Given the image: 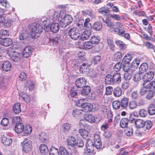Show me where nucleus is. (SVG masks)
<instances>
[{
  "label": "nucleus",
  "mask_w": 155,
  "mask_h": 155,
  "mask_svg": "<svg viewBox=\"0 0 155 155\" xmlns=\"http://www.w3.org/2000/svg\"><path fill=\"white\" fill-rule=\"evenodd\" d=\"M68 35L73 40H78L80 36V34L78 29L73 27L69 31Z\"/></svg>",
  "instance_id": "obj_5"
},
{
  "label": "nucleus",
  "mask_w": 155,
  "mask_h": 155,
  "mask_svg": "<svg viewBox=\"0 0 155 155\" xmlns=\"http://www.w3.org/2000/svg\"><path fill=\"white\" fill-rule=\"evenodd\" d=\"M86 80L84 78H79L76 80L75 84L78 87L82 88L86 85Z\"/></svg>",
  "instance_id": "obj_12"
},
{
  "label": "nucleus",
  "mask_w": 155,
  "mask_h": 155,
  "mask_svg": "<svg viewBox=\"0 0 155 155\" xmlns=\"http://www.w3.org/2000/svg\"><path fill=\"white\" fill-rule=\"evenodd\" d=\"M64 15V13L63 11H61L59 13L58 12L54 11V12L53 16L49 18L52 21H60L61 18Z\"/></svg>",
  "instance_id": "obj_6"
},
{
  "label": "nucleus",
  "mask_w": 155,
  "mask_h": 155,
  "mask_svg": "<svg viewBox=\"0 0 155 155\" xmlns=\"http://www.w3.org/2000/svg\"><path fill=\"white\" fill-rule=\"evenodd\" d=\"M91 30H86L82 33L81 38L82 40H85L88 39L91 35Z\"/></svg>",
  "instance_id": "obj_18"
},
{
  "label": "nucleus",
  "mask_w": 155,
  "mask_h": 155,
  "mask_svg": "<svg viewBox=\"0 0 155 155\" xmlns=\"http://www.w3.org/2000/svg\"><path fill=\"white\" fill-rule=\"evenodd\" d=\"M50 155H59L58 150L53 147L50 149Z\"/></svg>",
  "instance_id": "obj_41"
},
{
  "label": "nucleus",
  "mask_w": 155,
  "mask_h": 155,
  "mask_svg": "<svg viewBox=\"0 0 155 155\" xmlns=\"http://www.w3.org/2000/svg\"><path fill=\"white\" fill-rule=\"evenodd\" d=\"M90 40L92 44H96L99 42L100 38L97 35H94L91 37Z\"/></svg>",
  "instance_id": "obj_39"
},
{
  "label": "nucleus",
  "mask_w": 155,
  "mask_h": 155,
  "mask_svg": "<svg viewBox=\"0 0 155 155\" xmlns=\"http://www.w3.org/2000/svg\"><path fill=\"white\" fill-rule=\"evenodd\" d=\"M0 44L4 46L7 47L11 45L12 43V40L9 38L2 39L0 41Z\"/></svg>",
  "instance_id": "obj_14"
},
{
  "label": "nucleus",
  "mask_w": 155,
  "mask_h": 155,
  "mask_svg": "<svg viewBox=\"0 0 155 155\" xmlns=\"http://www.w3.org/2000/svg\"><path fill=\"white\" fill-rule=\"evenodd\" d=\"M132 58L131 55L130 54H127L124 57L123 59V61L124 64H127L131 61Z\"/></svg>",
  "instance_id": "obj_33"
},
{
  "label": "nucleus",
  "mask_w": 155,
  "mask_h": 155,
  "mask_svg": "<svg viewBox=\"0 0 155 155\" xmlns=\"http://www.w3.org/2000/svg\"><path fill=\"white\" fill-rule=\"evenodd\" d=\"M20 106L21 104L19 103H16L14 104L13 107V110L15 113L18 114L21 111Z\"/></svg>",
  "instance_id": "obj_30"
},
{
  "label": "nucleus",
  "mask_w": 155,
  "mask_h": 155,
  "mask_svg": "<svg viewBox=\"0 0 155 155\" xmlns=\"http://www.w3.org/2000/svg\"><path fill=\"white\" fill-rule=\"evenodd\" d=\"M86 147L87 152L88 153H92L94 150V146L92 140L88 139L86 143Z\"/></svg>",
  "instance_id": "obj_7"
},
{
  "label": "nucleus",
  "mask_w": 155,
  "mask_h": 155,
  "mask_svg": "<svg viewBox=\"0 0 155 155\" xmlns=\"http://www.w3.org/2000/svg\"><path fill=\"white\" fill-rule=\"evenodd\" d=\"M9 34V31L6 30L2 29L0 30V38H2L4 37L8 36Z\"/></svg>",
  "instance_id": "obj_52"
},
{
  "label": "nucleus",
  "mask_w": 155,
  "mask_h": 155,
  "mask_svg": "<svg viewBox=\"0 0 155 155\" xmlns=\"http://www.w3.org/2000/svg\"><path fill=\"white\" fill-rule=\"evenodd\" d=\"M67 140L68 145L73 147L76 145L75 139L73 137H69Z\"/></svg>",
  "instance_id": "obj_31"
},
{
  "label": "nucleus",
  "mask_w": 155,
  "mask_h": 155,
  "mask_svg": "<svg viewBox=\"0 0 155 155\" xmlns=\"http://www.w3.org/2000/svg\"><path fill=\"white\" fill-rule=\"evenodd\" d=\"M11 64L8 61L4 62L2 65V69L4 71L7 72L10 70Z\"/></svg>",
  "instance_id": "obj_19"
},
{
  "label": "nucleus",
  "mask_w": 155,
  "mask_h": 155,
  "mask_svg": "<svg viewBox=\"0 0 155 155\" xmlns=\"http://www.w3.org/2000/svg\"><path fill=\"white\" fill-rule=\"evenodd\" d=\"M109 16L110 18L117 21H120L124 19L123 16H120L116 14H111Z\"/></svg>",
  "instance_id": "obj_35"
},
{
  "label": "nucleus",
  "mask_w": 155,
  "mask_h": 155,
  "mask_svg": "<svg viewBox=\"0 0 155 155\" xmlns=\"http://www.w3.org/2000/svg\"><path fill=\"white\" fill-rule=\"evenodd\" d=\"M154 73L153 71H149L145 74L143 77V83L149 82L153 78Z\"/></svg>",
  "instance_id": "obj_10"
},
{
  "label": "nucleus",
  "mask_w": 155,
  "mask_h": 155,
  "mask_svg": "<svg viewBox=\"0 0 155 155\" xmlns=\"http://www.w3.org/2000/svg\"><path fill=\"white\" fill-rule=\"evenodd\" d=\"M71 125L68 123L64 124L62 126L63 130L65 132L68 131L71 128Z\"/></svg>",
  "instance_id": "obj_51"
},
{
  "label": "nucleus",
  "mask_w": 155,
  "mask_h": 155,
  "mask_svg": "<svg viewBox=\"0 0 155 155\" xmlns=\"http://www.w3.org/2000/svg\"><path fill=\"white\" fill-rule=\"evenodd\" d=\"M28 27L32 32L31 36L33 38L38 37L40 33L43 30L42 26L36 23H34L30 25Z\"/></svg>",
  "instance_id": "obj_1"
},
{
  "label": "nucleus",
  "mask_w": 155,
  "mask_h": 155,
  "mask_svg": "<svg viewBox=\"0 0 155 155\" xmlns=\"http://www.w3.org/2000/svg\"><path fill=\"white\" fill-rule=\"evenodd\" d=\"M25 85L29 88V91L32 90L34 88V84L31 81H28L25 83Z\"/></svg>",
  "instance_id": "obj_55"
},
{
  "label": "nucleus",
  "mask_w": 155,
  "mask_h": 155,
  "mask_svg": "<svg viewBox=\"0 0 155 155\" xmlns=\"http://www.w3.org/2000/svg\"><path fill=\"white\" fill-rule=\"evenodd\" d=\"M128 106L130 109L133 110L137 107V104L136 101H131L129 102Z\"/></svg>",
  "instance_id": "obj_43"
},
{
  "label": "nucleus",
  "mask_w": 155,
  "mask_h": 155,
  "mask_svg": "<svg viewBox=\"0 0 155 155\" xmlns=\"http://www.w3.org/2000/svg\"><path fill=\"white\" fill-rule=\"evenodd\" d=\"M112 106L114 109L117 110L119 109L121 107L120 101L117 100L114 101L112 103Z\"/></svg>",
  "instance_id": "obj_49"
},
{
  "label": "nucleus",
  "mask_w": 155,
  "mask_h": 155,
  "mask_svg": "<svg viewBox=\"0 0 155 155\" xmlns=\"http://www.w3.org/2000/svg\"><path fill=\"white\" fill-rule=\"evenodd\" d=\"M129 99L127 97H124L120 100L121 107L124 109L126 108L128 105Z\"/></svg>",
  "instance_id": "obj_16"
},
{
  "label": "nucleus",
  "mask_w": 155,
  "mask_h": 155,
  "mask_svg": "<svg viewBox=\"0 0 155 155\" xmlns=\"http://www.w3.org/2000/svg\"><path fill=\"white\" fill-rule=\"evenodd\" d=\"M121 64L120 62L117 63L114 67V70L115 71L117 72L121 68Z\"/></svg>",
  "instance_id": "obj_64"
},
{
  "label": "nucleus",
  "mask_w": 155,
  "mask_h": 155,
  "mask_svg": "<svg viewBox=\"0 0 155 155\" xmlns=\"http://www.w3.org/2000/svg\"><path fill=\"white\" fill-rule=\"evenodd\" d=\"M148 68V64L146 63H143L140 65L139 68V72L141 74L144 73L146 71Z\"/></svg>",
  "instance_id": "obj_21"
},
{
  "label": "nucleus",
  "mask_w": 155,
  "mask_h": 155,
  "mask_svg": "<svg viewBox=\"0 0 155 155\" xmlns=\"http://www.w3.org/2000/svg\"><path fill=\"white\" fill-rule=\"evenodd\" d=\"M19 80L21 81H24L27 78V74L24 72H22L20 73L19 75Z\"/></svg>",
  "instance_id": "obj_63"
},
{
  "label": "nucleus",
  "mask_w": 155,
  "mask_h": 155,
  "mask_svg": "<svg viewBox=\"0 0 155 155\" xmlns=\"http://www.w3.org/2000/svg\"><path fill=\"white\" fill-rule=\"evenodd\" d=\"M41 21L43 25H44L48 24L51 21V20L50 18L48 19L46 17H44L41 18Z\"/></svg>",
  "instance_id": "obj_59"
},
{
  "label": "nucleus",
  "mask_w": 155,
  "mask_h": 155,
  "mask_svg": "<svg viewBox=\"0 0 155 155\" xmlns=\"http://www.w3.org/2000/svg\"><path fill=\"white\" fill-rule=\"evenodd\" d=\"M29 36V35L27 31L25 30L23 31L20 33L19 36V39L21 41V42L24 44L27 43V39Z\"/></svg>",
  "instance_id": "obj_9"
},
{
  "label": "nucleus",
  "mask_w": 155,
  "mask_h": 155,
  "mask_svg": "<svg viewBox=\"0 0 155 155\" xmlns=\"http://www.w3.org/2000/svg\"><path fill=\"white\" fill-rule=\"evenodd\" d=\"M103 22L109 28L113 27L114 26V22H112L111 19L109 18H106Z\"/></svg>",
  "instance_id": "obj_45"
},
{
  "label": "nucleus",
  "mask_w": 155,
  "mask_h": 155,
  "mask_svg": "<svg viewBox=\"0 0 155 155\" xmlns=\"http://www.w3.org/2000/svg\"><path fill=\"white\" fill-rule=\"evenodd\" d=\"M77 90L76 87H72L70 91V95L72 97H74L77 95Z\"/></svg>",
  "instance_id": "obj_60"
},
{
  "label": "nucleus",
  "mask_w": 155,
  "mask_h": 155,
  "mask_svg": "<svg viewBox=\"0 0 155 155\" xmlns=\"http://www.w3.org/2000/svg\"><path fill=\"white\" fill-rule=\"evenodd\" d=\"M12 60L14 62H18L20 60L19 54L17 52H15L14 54L10 57Z\"/></svg>",
  "instance_id": "obj_28"
},
{
  "label": "nucleus",
  "mask_w": 155,
  "mask_h": 155,
  "mask_svg": "<svg viewBox=\"0 0 155 155\" xmlns=\"http://www.w3.org/2000/svg\"><path fill=\"white\" fill-rule=\"evenodd\" d=\"M24 126L23 124L21 123L15 125V130L17 133H20L23 131Z\"/></svg>",
  "instance_id": "obj_23"
},
{
  "label": "nucleus",
  "mask_w": 155,
  "mask_h": 155,
  "mask_svg": "<svg viewBox=\"0 0 155 155\" xmlns=\"http://www.w3.org/2000/svg\"><path fill=\"white\" fill-rule=\"evenodd\" d=\"M148 112L151 115H153L155 114V105L151 104L148 107Z\"/></svg>",
  "instance_id": "obj_47"
},
{
  "label": "nucleus",
  "mask_w": 155,
  "mask_h": 155,
  "mask_svg": "<svg viewBox=\"0 0 155 155\" xmlns=\"http://www.w3.org/2000/svg\"><path fill=\"white\" fill-rule=\"evenodd\" d=\"M89 65L87 63H83L81 66L80 68V71L82 73L86 72H87L88 70V68Z\"/></svg>",
  "instance_id": "obj_29"
},
{
  "label": "nucleus",
  "mask_w": 155,
  "mask_h": 155,
  "mask_svg": "<svg viewBox=\"0 0 155 155\" xmlns=\"http://www.w3.org/2000/svg\"><path fill=\"white\" fill-rule=\"evenodd\" d=\"M122 55L121 52L118 51L116 52L114 55V57L115 60L120 59L122 58Z\"/></svg>",
  "instance_id": "obj_61"
},
{
  "label": "nucleus",
  "mask_w": 155,
  "mask_h": 155,
  "mask_svg": "<svg viewBox=\"0 0 155 155\" xmlns=\"http://www.w3.org/2000/svg\"><path fill=\"white\" fill-rule=\"evenodd\" d=\"M128 120L127 118H123L120 120V125L122 128L126 127L128 124Z\"/></svg>",
  "instance_id": "obj_38"
},
{
  "label": "nucleus",
  "mask_w": 155,
  "mask_h": 155,
  "mask_svg": "<svg viewBox=\"0 0 155 155\" xmlns=\"http://www.w3.org/2000/svg\"><path fill=\"white\" fill-rule=\"evenodd\" d=\"M82 112L81 110L75 109L72 111V114L74 117H78L81 114Z\"/></svg>",
  "instance_id": "obj_46"
},
{
  "label": "nucleus",
  "mask_w": 155,
  "mask_h": 155,
  "mask_svg": "<svg viewBox=\"0 0 155 155\" xmlns=\"http://www.w3.org/2000/svg\"><path fill=\"white\" fill-rule=\"evenodd\" d=\"M144 126L143 128L145 130L144 133L147 134L149 130L151 127L152 125V123L150 120H147L144 122Z\"/></svg>",
  "instance_id": "obj_15"
},
{
  "label": "nucleus",
  "mask_w": 155,
  "mask_h": 155,
  "mask_svg": "<svg viewBox=\"0 0 155 155\" xmlns=\"http://www.w3.org/2000/svg\"><path fill=\"white\" fill-rule=\"evenodd\" d=\"M79 132L83 138H85L87 137L89 132L86 130L81 129L79 130Z\"/></svg>",
  "instance_id": "obj_42"
},
{
  "label": "nucleus",
  "mask_w": 155,
  "mask_h": 155,
  "mask_svg": "<svg viewBox=\"0 0 155 155\" xmlns=\"http://www.w3.org/2000/svg\"><path fill=\"white\" fill-rule=\"evenodd\" d=\"M32 48L30 46L25 47L22 51V55L24 57H28L32 54Z\"/></svg>",
  "instance_id": "obj_11"
},
{
  "label": "nucleus",
  "mask_w": 155,
  "mask_h": 155,
  "mask_svg": "<svg viewBox=\"0 0 155 155\" xmlns=\"http://www.w3.org/2000/svg\"><path fill=\"white\" fill-rule=\"evenodd\" d=\"M9 123L8 119L7 118H3L1 122V125L3 126H7Z\"/></svg>",
  "instance_id": "obj_62"
},
{
  "label": "nucleus",
  "mask_w": 155,
  "mask_h": 155,
  "mask_svg": "<svg viewBox=\"0 0 155 155\" xmlns=\"http://www.w3.org/2000/svg\"><path fill=\"white\" fill-rule=\"evenodd\" d=\"M147 85L149 91L155 92V81L150 82Z\"/></svg>",
  "instance_id": "obj_37"
},
{
  "label": "nucleus",
  "mask_w": 155,
  "mask_h": 155,
  "mask_svg": "<svg viewBox=\"0 0 155 155\" xmlns=\"http://www.w3.org/2000/svg\"><path fill=\"white\" fill-rule=\"evenodd\" d=\"M15 18H13L12 19H9L7 20V21L5 22V26L7 27H9L12 25V23L14 22L15 20L16 16L15 15Z\"/></svg>",
  "instance_id": "obj_57"
},
{
  "label": "nucleus",
  "mask_w": 155,
  "mask_h": 155,
  "mask_svg": "<svg viewBox=\"0 0 155 155\" xmlns=\"http://www.w3.org/2000/svg\"><path fill=\"white\" fill-rule=\"evenodd\" d=\"M85 120L91 123H94L95 120V117L93 115L90 114H87L84 116Z\"/></svg>",
  "instance_id": "obj_22"
},
{
  "label": "nucleus",
  "mask_w": 155,
  "mask_h": 155,
  "mask_svg": "<svg viewBox=\"0 0 155 155\" xmlns=\"http://www.w3.org/2000/svg\"><path fill=\"white\" fill-rule=\"evenodd\" d=\"M105 82L108 84L114 85L112 76L110 74L107 75L105 77Z\"/></svg>",
  "instance_id": "obj_36"
},
{
  "label": "nucleus",
  "mask_w": 155,
  "mask_h": 155,
  "mask_svg": "<svg viewBox=\"0 0 155 155\" xmlns=\"http://www.w3.org/2000/svg\"><path fill=\"white\" fill-rule=\"evenodd\" d=\"M115 43L118 46L120 49L123 50L125 49L127 47L126 45L123 42L120 40H117Z\"/></svg>",
  "instance_id": "obj_44"
},
{
  "label": "nucleus",
  "mask_w": 155,
  "mask_h": 155,
  "mask_svg": "<svg viewBox=\"0 0 155 155\" xmlns=\"http://www.w3.org/2000/svg\"><path fill=\"white\" fill-rule=\"evenodd\" d=\"M102 27V23L101 22H95L92 28L95 31H99L101 29Z\"/></svg>",
  "instance_id": "obj_27"
},
{
  "label": "nucleus",
  "mask_w": 155,
  "mask_h": 155,
  "mask_svg": "<svg viewBox=\"0 0 155 155\" xmlns=\"http://www.w3.org/2000/svg\"><path fill=\"white\" fill-rule=\"evenodd\" d=\"M59 29V25L57 22H54L51 24L50 26V30L53 33H56Z\"/></svg>",
  "instance_id": "obj_20"
},
{
  "label": "nucleus",
  "mask_w": 155,
  "mask_h": 155,
  "mask_svg": "<svg viewBox=\"0 0 155 155\" xmlns=\"http://www.w3.org/2000/svg\"><path fill=\"white\" fill-rule=\"evenodd\" d=\"M21 145L23 152H28L31 150L32 143L30 140L25 139L21 142Z\"/></svg>",
  "instance_id": "obj_4"
},
{
  "label": "nucleus",
  "mask_w": 155,
  "mask_h": 155,
  "mask_svg": "<svg viewBox=\"0 0 155 155\" xmlns=\"http://www.w3.org/2000/svg\"><path fill=\"white\" fill-rule=\"evenodd\" d=\"M114 96L115 97H119L122 94V90L119 87H117L115 88L113 91Z\"/></svg>",
  "instance_id": "obj_25"
},
{
  "label": "nucleus",
  "mask_w": 155,
  "mask_h": 155,
  "mask_svg": "<svg viewBox=\"0 0 155 155\" xmlns=\"http://www.w3.org/2000/svg\"><path fill=\"white\" fill-rule=\"evenodd\" d=\"M91 91L90 87L88 86L84 87L81 91L82 95L86 96L89 94Z\"/></svg>",
  "instance_id": "obj_32"
},
{
  "label": "nucleus",
  "mask_w": 155,
  "mask_h": 155,
  "mask_svg": "<svg viewBox=\"0 0 155 155\" xmlns=\"http://www.w3.org/2000/svg\"><path fill=\"white\" fill-rule=\"evenodd\" d=\"M82 13L84 15H87L91 17L94 16V14L92 11L91 10H87L82 11Z\"/></svg>",
  "instance_id": "obj_58"
},
{
  "label": "nucleus",
  "mask_w": 155,
  "mask_h": 155,
  "mask_svg": "<svg viewBox=\"0 0 155 155\" xmlns=\"http://www.w3.org/2000/svg\"><path fill=\"white\" fill-rule=\"evenodd\" d=\"M12 120V124H15V125L22 123V119L21 117L18 116L13 117Z\"/></svg>",
  "instance_id": "obj_26"
},
{
  "label": "nucleus",
  "mask_w": 155,
  "mask_h": 155,
  "mask_svg": "<svg viewBox=\"0 0 155 155\" xmlns=\"http://www.w3.org/2000/svg\"><path fill=\"white\" fill-rule=\"evenodd\" d=\"M19 99L28 103L32 101V98L30 95H28L23 92H21L19 94Z\"/></svg>",
  "instance_id": "obj_8"
},
{
  "label": "nucleus",
  "mask_w": 155,
  "mask_h": 155,
  "mask_svg": "<svg viewBox=\"0 0 155 155\" xmlns=\"http://www.w3.org/2000/svg\"><path fill=\"white\" fill-rule=\"evenodd\" d=\"M72 18L70 15H65L61 18L60 21V25L62 27H65L71 23L72 21Z\"/></svg>",
  "instance_id": "obj_3"
},
{
  "label": "nucleus",
  "mask_w": 155,
  "mask_h": 155,
  "mask_svg": "<svg viewBox=\"0 0 155 155\" xmlns=\"http://www.w3.org/2000/svg\"><path fill=\"white\" fill-rule=\"evenodd\" d=\"M84 20L83 19H80L77 24V27L80 30L84 28Z\"/></svg>",
  "instance_id": "obj_50"
},
{
  "label": "nucleus",
  "mask_w": 155,
  "mask_h": 155,
  "mask_svg": "<svg viewBox=\"0 0 155 155\" xmlns=\"http://www.w3.org/2000/svg\"><path fill=\"white\" fill-rule=\"evenodd\" d=\"M32 130V127L29 125H27L25 127H24L23 131L24 132L25 134H30Z\"/></svg>",
  "instance_id": "obj_53"
},
{
  "label": "nucleus",
  "mask_w": 155,
  "mask_h": 155,
  "mask_svg": "<svg viewBox=\"0 0 155 155\" xmlns=\"http://www.w3.org/2000/svg\"><path fill=\"white\" fill-rule=\"evenodd\" d=\"M92 45L91 41L85 42L83 44V48L85 49H91L92 47Z\"/></svg>",
  "instance_id": "obj_54"
},
{
  "label": "nucleus",
  "mask_w": 155,
  "mask_h": 155,
  "mask_svg": "<svg viewBox=\"0 0 155 155\" xmlns=\"http://www.w3.org/2000/svg\"><path fill=\"white\" fill-rule=\"evenodd\" d=\"M113 84H117L121 81V78L120 74L119 73H114L112 76Z\"/></svg>",
  "instance_id": "obj_13"
},
{
  "label": "nucleus",
  "mask_w": 155,
  "mask_h": 155,
  "mask_svg": "<svg viewBox=\"0 0 155 155\" xmlns=\"http://www.w3.org/2000/svg\"><path fill=\"white\" fill-rule=\"evenodd\" d=\"M85 98L80 99L78 100L76 102V104L78 106H81L83 109L81 110L82 111L85 112H87L91 111L93 109V106L90 103H83L84 101Z\"/></svg>",
  "instance_id": "obj_2"
},
{
  "label": "nucleus",
  "mask_w": 155,
  "mask_h": 155,
  "mask_svg": "<svg viewBox=\"0 0 155 155\" xmlns=\"http://www.w3.org/2000/svg\"><path fill=\"white\" fill-rule=\"evenodd\" d=\"M132 128L131 127H127L125 130V133L128 136H130L133 133Z\"/></svg>",
  "instance_id": "obj_56"
},
{
  "label": "nucleus",
  "mask_w": 155,
  "mask_h": 155,
  "mask_svg": "<svg viewBox=\"0 0 155 155\" xmlns=\"http://www.w3.org/2000/svg\"><path fill=\"white\" fill-rule=\"evenodd\" d=\"M2 143L5 146H9L12 142V140L11 138L6 137L5 136H3L1 137Z\"/></svg>",
  "instance_id": "obj_17"
},
{
  "label": "nucleus",
  "mask_w": 155,
  "mask_h": 155,
  "mask_svg": "<svg viewBox=\"0 0 155 155\" xmlns=\"http://www.w3.org/2000/svg\"><path fill=\"white\" fill-rule=\"evenodd\" d=\"M144 121L141 119H137L135 121V124L136 127L138 128H143L144 126Z\"/></svg>",
  "instance_id": "obj_34"
},
{
  "label": "nucleus",
  "mask_w": 155,
  "mask_h": 155,
  "mask_svg": "<svg viewBox=\"0 0 155 155\" xmlns=\"http://www.w3.org/2000/svg\"><path fill=\"white\" fill-rule=\"evenodd\" d=\"M143 87L140 90V94L142 95H144L148 91H149L148 88L147 87V85H146L145 83H143Z\"/></svg>",
  "instance_id": "obj_40"
},
{
  "label": "nucleus",
  "mask_w": 155,
  "mask_h": 155,
  "mask_svg": "<svg viewBox=\"0 0 155 155\" xmlns=\"http://www.w3.org/2000/svg\"><path fill=\"white\" fill-rule=\"evenodd\" d=\"M140 60L139 59H136L133 61L131 66L134 68H137L140 64Z\"/></svg>",
  "instance_id": "obj_48"
},
{
  "label": "nucleus",
  "mask_w": 155,
  "mask_h": 155,
  "mask_svg": "<svg viewBox=\"0 0 155 155\" xmlns=\"http://www.w3.org/2000/svg\"><path fill=\"white\" fill-rule=\"evenodd\" d=\"M39 149L41 153L44 155L48 152V149L47 146L44 144L40 145Z\"/></svg>",
  "instance_id": "obj_24"
}]
</instances>
